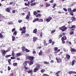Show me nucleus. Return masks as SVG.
Masks as SVG:
<instances>
[{"label": "nucleus", "mask_w": 76, "mask_h": 76, "mask_svg": "<svg viewBox=\"0 0 76 76\" xmlns=\"http://www.w3.org/2000/svg\"><path fill=\"white\" fill-rule=\"evenodd\" d=\"M34 56H27L26 57V58L28 59L31 60L29 62V65L31 66V64H33L34 62Z\"/></svg>", "instance_id": "nucleus-1"}, {"label": "nucleus", "mask_w": 76, "mask_h": 76, "mask_svg": "<svg viewBox=\"0 0 76 76\" xmlns=\"http://www.w3.org/2000/svg\"><path fill=\"white\" fill-rule=\"evenodd\" d=\"M40 66H41L39 64H37L36 67H35L34 69V72H37L38 70H39V69L40 68Z\"/></svg>", "instance_id": "nucleus-2"}, {"label": "nucleus", "mask_w": 76, "mask_h": 76, "mask_svg": "<svg viewBox=\"0 0 76 76\" xmlns=\"http://www.w3.org/2000/svg\"><path fill=\"white\" fill-rule=\"evenodd\" d=\"M59 29L60 30H61L62 32H64V31H66V30L67 29V28L65 26H63L60 27Z\"/></svg>", "instance_id": "nucleus-3"}, {"label": "nucleus", "mask_w": 76, "mask_h": 76, "mask_svg": "<svg viewBox=\"0 0 76 76\" xmlns=\"http://www.w3.org/2000/svg\"><path fill=\"white\" fill-rule=\"evenodd\" d=\"M2 52V57L5 56V54H6V53H7L9 51L8 50H1Z\"/></svg>", "instance_id": "nucleus-4"}, {"label": "nucleus", "mask_w": 76, "mask_h": 76, "mask_svg": "<svg viewBox=\"0 0 76 76\" xmlns=\"http://www.w3.org/2000/svg\"><path fill=\"white\" fill-rule=\"evenodd\" d=\"M29 16H31V14H30V12H28V14L27 15L26 17V19L28 20H29Z\"/></svg>", "instance_id": "nucleus-5"}, {"label": "nucleus", "mask_w": 76, "mask_h": 76, "mask_svg": "<svg viewBox=\"0 0 76 76\" xmlns=\"http://www.w3.org/2000/svg\"><path fill=\"white\" fill-rule=\"evenodd\" d=\"M56 60L57 62L58 63H60L61 62V59L60 58L58 59V58H56Z\"/></svg>", "instance_id": "nucleus-6"}, {"label": "nucleus", "mask_w": 76, "mask_h": 76, "mask_svg": "<svg viewBox=\"0 0 76 76\" xmlns=\"http://www.w3.org/2000/svg\"><path fill=\"white\" fill-rule=\"evenodd\" d=\"M70 51L71 52H76V49L75 48H73L72 47H70Z\"/></svg>", "instance_id": "nucleus-7"}, {"label": "nucleus", "mask_w": 76, "mask_h": 76, "mask_svg": "<svg viewBox=\"0 0 76 76\" xmlns=\"http://www.w3.org/2000/svg\"><path fill=\"white\" fill-rule=\"evenodd\" d=\"M51 19H52V18H51V17H49L46 19V21H47L48 22H50V20H51Z\"/></svg>", "instance_id": "nucleus-8"}, {"label": "nucleus", "mask_w": 76, "mask_h": 76, "mask_svg": "<svg viewBox=\"0 0 76 76\" xmlns=\"http://www.w3.org/2000/svg\"><path fill=\"white\" fill-rule=\"evenodd\" d=\"M22 55V53H18L16 55V57H19V56H20Z\"/></svg>", "instance_id": "nucleus-9"}, {"label": "nucleus", "mask_w": 76, "mask_h": 76, "mask_svg": "<svg viewBox=\"0 0 76 76\" xmlns=\"http://www.w3.org/2000/svg\"><path fill=\"white\" fill-rule=\"evenodd\" d=\"M11 9V7H8L6 9L7 12H10V9Z\"/></svg>", "instance_id": "nucleus-10"}, {"label": "nucleus", "mask_w": 76, "mask_h": 76, "mask_svg": "<svg viewBox=\"0 0 76 76\" xmlns=\"http://www.w3.org/2000/svg\"><path fill=\"white\" fill-rule=\"evenodd\" d=\"M67 39V37L66 36H64L61 39L62 41L63 40H65V39Z\"/></svg>", "instance_id": "nucleus-11"}, {"label": "nucleus", "mask_w": 76, "mask_h": 76, "mask_svg": "<svg viewBox=\"0 0 76 76\" xmlns=\"http://www.w3.org/2000/svg\"><path fill=\"white\" fill-rule=\"evenodd\" d=\"M33 42H35L37 41L38 38H37V37H34L33 38Z\"/></svg>", "instance_id": "nucleus-12"}, {"label": "nucleus", "mask_w": 76, "mask_h": 76, "mask_svg": "<svg viewBox=\"0 0 76 76\" xmlns=\"http://www.w3.org/2000/svg\"><path fill=\"white\" fill-rule=\"evenodd\" d=\"M73 73H75V71H69L68 72V74L70 75V74H72Z\"/></svg>", "instance_id": "nucleus-13"}, {"label": "nucleus", "mask_w": 76, "mask_h": 76, "mask_svg": "<svg viewBox=\"0 0 76 76\" xmlns=\"http://www.w3.org/2000/svg\"><path fill=\"white\" fill-rule=\"evenodd\" d=\"M28 73H31V75L32 74V70L28 71Z\"/></svg>", "instance_id": "nucleus-14"}, {"label": "nucleus", "mask_w": 76, "mask_h": 76, "mask_svg": "<svg viewBox=\"0 0 76 76\" xmlns=\"http://www.w3.org/2000/svg\"><path fill=\"white\" fill-rule=\"evenodd\" d=\"M66 57L67 59H70V56L69 55H67L66 56Z\"/></svg>", "instance_id": "nucleus-15"}, {"label": "nucleus", "mask_w": 76, "mask_h": 76, "mask_svg": "<svg viewBox=\"0 0 76 76\" xmlns=\"http://www.w3.org/2000/svg\"><path fill=\"white\" fill-rule=\"evenodd\" d=\"M37 28H36L34 30L33 32L34 34H36L37 33Z\"/></svg>", "instance_id": "nucleus-16"}, {"label": "nucleus", "mask_w": 76, "mask_h": 76, "mask_svg": "<svg viewBox=\"0 0 76 76\" xmlns=\"http://www.w3.org/2000/svg\"><path fill=\"white\" fill-rule=\"evenodd\" d=\"M42 52L41 50H40V52H39V56H42Z\"/></svg>", "instance_id": "nucleus-17"}, {"label": "nucleus", "mask_w": 76, "mask_h": 76, "mask_svg": "<svg viewBox=\"0 0 76 76\" xmlns=\"http://www.w3.org/2000/svg\"><path fill=\"white\" fill-rule=\"evenodd\" d=\"M75 60H74L72 61V65L73 66L75 64Z\"/></svg>", "instance_id": "nucleus-18"}, {"label": "nucleus", "mask_w": 76, "mask_h": 76, "mask_svg": "<svg viewBox=\"0 0 76 76\" xmlns=\"http://www.w3.org/2000/svg\"><path fill=\"white\" fill-rule=\"evenodd\" d=\"M17 34V31H14V32L13 33V35H16Z\"/></svg>", "instance_id": "nucleus-19"}, {"label": "nucleus", "mask_w": 76, "mask_h": 76, "mask_svg": "<svg viewBox=\"0 0 76 76\" xmlns=\"http://www.w3.org/2000/svg\"><path fill=\"white\" fill-rule=\"evenodd\" d=\"M39 20V18H36L35 20L33 21V22H35L36 21H38V20Z\"/></svg>", "instance_id": "nucleus-20"}, {"label": "nucleus", "mask_w": 76, "mask_h": 76, "mask_svg": "<svg viewBox=\"0 0 76 76\" xmlns=\"http://www.w3.org/2000/svg\"><path fill=\"white\" fill-rule=\"evenodd\" d=\"M45 4H46V7H48V6H50V4H48L47 3H46Z\"/></svg>", "instance_id": "nucleus-21"}, {"label": "nucleus", "mask_w": 76, "mask_h": 76, "mask_svg": "<svg viewBox=\"0 0 76 76\" xmlns=\"http://www.w3.org/2000/svg\"><path fill=\"white\" fill-rule=\"evenodd\" d=\"M12 41H14L15 39V37L14 36H12Z\"/></svg>", "instance_id": "nucleus-22"}, {"label": "nucleus", "mask_w": 76, "mask_h": 76, "mask_svg": "<svg viewBox=\"0 0 76 76\" xmlns=\"http://www.w3.org/2000/svg\"><path fill=\"white\" fill-rule=\"evenodd\" d=\"M0 38H1V39H3V36L2 34L1 33L0 34Z\"/></svg>", "instance_id": "nucleus-23"}, {"label": "nucleus", "mask_w": 76, "mask_h": 76, "mask_svg": "<svg viewBox=\"0 0 76 76\" xmlns=\"http://www.w3.org/2000/svg\"><path fill=\"white\" fill-rule=\"evenodd\" d=\"M13 66H18V63H14L13 64Z\"/></svg>", "instance_id": "nucleus-24"}, {"label": "nucleus", "mask_w": 76, "mask_h": 76, "mask_svg": "<svg viewBox=\"0 0 76 76\" xmlns=\"http://www.w3.org/2000/svg\"><path fill=\"white\" fill-rule=\"evenodd\" d=\"M41 16V14H38L37 15H36V18H38V17H40Z\"/></svg>", "instance_id": "nucleus-25"}, {"label": "nucleus", "mask_w": 76, "mask_h": 76, "mask_svg": "<svg viewBox=\"0 0 76 76\" xmlns=\"http://www.w3.org/2000/svg\"><path fill=\"white\" fill-rule=\"evenodd\" d=\"M69 13L70 15H71L72 16H73V15H74V14H73V12H69Z\"/></svg>", "instance_id": "nucleus-26"}, {"label": "nucleus", "mask_w": 76, "mask_h": 76, "mask_svg": "<svg viewBox=\"0 0 76 76\" xmlns=\"http://www.w3.org/2000/svg\"><path fill=\"white\" fill-rule=\"evenodd\" d=\"M43 19H40L39 20L38 22H43Z\"/></svg>", "instance_id": "nucleus-27"}, {"label": "nucleus", "mask_w": 76, "mask_h": 76, "mask_svg": "<svg viewBox=\"0 0 76 76\" xmlns=\"http://www.w3.org/2000/svg\"><path fill=\"white\" fill-rule=\"evenodd\" d=\"M36 4V3L35 2H34V3L31 4V6H35Z\"/></svg>", "instance_id": "nucleus-28"}, {"label": "nucleus", "mask_w": 76, "mask_h": 76, "mask_svg": "<svg viewBox=\"0 0 76 76\" xmlns=\"http://www.w3.org/2000/svg\"><path fill=\"white\" fill-rule=\"evenodd\" d=\"M22 48V51H25V47H23Z\"/></svg>", "instance_id": "nucleus-29"}, {"label": "nucleus", "mask_w": 76, "mask_h": 76, "mask_svg": "<svg viewBox=\"0 0 76 76\" xmlns=\"http://www.w3.org/2000/svg\"><path fill=\"white\" fill-rule=\"evenodd\" d=\"M25 51H26V52H27V53H28V52H30V51H29V50H28L27 49H25Z\"/></svg>", "instance_id": "nucleus-30"}, {"label": "nucleus", "mask_w": 76, "mask_h": 76, "mask_svg": "<svg viewBox=\"0 0 76 76\" xmlns=\"http://www.w3.org/2000/svg\"><path fill=\"white\" fill-rule=\"evenodd\" d=\"M54 49L55 51H56L58 50V48L56 47H55L54 48Z\"/></svg>", "instance_id": "nucleus-31"}, {"label": "nucleus", "mask_w": 76, "mask_h": 76, "mask_svg": "<svg viewBox=\"0 0 76 76\" xmlns=\"http://www.w3.org/2000/svg\"><path fill=\"white\" fill-rule=\"evenodd\" d=\"M33 14L34 15H37V12L36 11H35L34 12Z\"/></svg>", "instance_id": "nucleus-32"}, {"label": "nucleus", "mask_w": 76, "mask_h": 76, "mask_svg": "<svg viewBox=\"0 0 76 76\" xmlns=\"http://www.w3.org/2000/svg\"><path fill=\"white\" fill-rule=\"evenodd\" d=\"M75 25H73L72 26V27H69V29H72V28H75Z\"/></svg>", "instance_id": "nucleus-33"}, {"label": "nucleus", "mask_w": 76, "mask_h": 76, "mask_svg": "<svg viewBox=\"0 0 76 76\" xmlns=\"http://www.w3.org/2000/svg\"><path fill=\"white\" fill-rule=\"evenodd\" d=\"M71 20H73V21H74V20H75V18L74 17H72L71 18Z\"/></svg>", "instance_id": "nucleus-34"}, {"label": "nucleus", "mask_w": 76, "mask_h": 76, "mask_svg": "<svg viewBox=\"0 0 76 76\" xmlns=\"http://www.w3.org/2000/svg\"><path fill=\"white\" fill-rule=\"evenodd\" d=\"M11 56V55H8L5 56L6 58H8V57H10Z\"/></svg>", "instance_id": "nucleus-35"}, {"label": "nucleus", "mask_w": 76, "mask_h": 76, "mask_svg": "<svg viewBox=\"0 0 76 76\" xmlns=\"http://www.w3.org/2000/svg\"><path fill=\"white\" fill-rule=\"evenodd\" d=\"M26 32V31L25 30H23L21 32V34H24V33H25Z\"/></svg>", "instance_id": "nucleus-36"}, {"label": "nucleus", "mask_w": 76, "mask_h": 76, "mask_svg": "<svg viewBox=\"0 0 76 76\" xmlns=\"http://www.w3.org/2000/svg\"><path fill=\"white\" fill-rule=\"evenodd\" d=\"M68 11H69V12H72V9H71V8H68Z\"/></svg>", "instance_id": "nucleus-37"}, {"label": "nucleus", "mask_w": 76, "mask_h": 76, "mask_svg": "<svg viewBox=\"0 0 76 76\" xmlns=\"http://www.w3.org/2000/svg\"><path fill=\"white\" fill-rule=\"evenodd\" d=\"M74 34V32L73 31H71L70 32V34H71V35H72V34Z\"/></svg>", "instance_id": "nucleus-38"}, {"label": "nucleus", "mask_w": 76, "mask_h": 76, "mask_svg": "<svg viewBox=\"0 0 76 76\" xmlns=\"http://www.w3.org/2000/svg\"><path fill=\"white\" fill-rule=\"evenodd\" d=\"M76 11V9H74L73 10H72V12H75Z\"/></svg>", "instance_id": "nucleus-39"}, {"label": "nucleus", "mask_w": 76, "mask_h": 76, "mask_svg": "<svg viewBox=\"0 0 76 76\" xmlns=\"http://www.w3.org/2000/svg\"><path fill=\"white\" fill-rule=\"evenodd\" d=\"M12 56H15V53H14V52L13 51H12Z\"/></svg>", "instance_id": "nucleus-40"}, {"label": "nucleus", "mask_w": 76, "mask_h": 76, "mask_svg": "<svg viewBox=\"0 0 76 76\" xmlns=\"http://www.w3.org/2000/svg\"><path fill=\"white\" fill-rule=\"evenodd\" d=\"M41 72H42V73H43V72H45V70H44V69H42L41 70Z\"/></svg>", "instance_id": "nucleus-41"}, {"label": "nucleus", "mask_w": 76, "mask_h": 76, "mask_svg": "<svg viewBox=\"0 0 76 76\" xmlns=\"http://www.w3.org/2000/svg\"><path fill=\"white\" fill-rule=\"evenodd\" d=\"M18 22L19 23H21L22 22V20H18Z\"/></svg>", "instance_id": "nucleus-42"}, {"label": "nucleus", "mask_w": 76, "mask_h": 76, "mask_svg": "<svg viewBox=\"0 0 76 76\" xmlns=\"http://www.w3.org/2000/svg\"><path fill=\"white\" fill-rule=\"evenodd\" d=\"M49 43H50V44H51V42H52V40H51V39L49 40Z\"/></svg>", "instance_id": "nucleus-43"}, {"label": "nucleus", "mask_w": 76, "mask_h": 76, "mask_svg": "<svg viewBox=\"0 0 76 76\" xmlns=\"http://www.w3.org/2000/svg\"><path fill=\"white\" fill-rule=\"evenodd\" d=\"M15 28H14L12 29V32H14V31H15Z\"/></svg>", "instance_id": "nucleus-44"}, {"label": "nucleus", "mask_w": 76, "mask_h": 76, "mask_svg": "<svg viewBox=\"0 0 76 76\" xmlns=\"http://www.w3.org/2000/svg\"><path fill=\"white\" fill-rule=\"evenodd\" d=\"M44 64H49V62L45 61V62H44Z\"/></svg>", "instance_id": "nucleus-45"}, {"label": "nucleus", "mask_w": 76, "mask_h": 76, "mask_svg": "<svg viewBox=\"0 0 76 76\" xmlns=\"http://www.w3.org/2000/svg\"><path fill=\"white\" fill-rule=\"evenodd\" d=\"M24 66H26L27 65V64H26V63L25 62L23 64Z\"/></svg>", "instance_id": "nucleus-46"}, {"label": "nucleus", "mask_w": 76, "mask_h": 76, "mask_svg": "<svg viewBox=\"0 0 76 76\" xmlns=\"http://www.w3.org/2000/svg\"><path fill=\"white\" fill-rule=\"evenodd\" d=\"M40 37H42V32H41L40 33Z\"/></svg>", "instance_id": "nucleus-47"}, {"label": "nucleus", "mask_w": 76, "mask_h": 76, "mask_svg": "<svg viewBox=\"0 0 76 76\" xmlns=\"http://www.w3.org/2000/svg\"><path fill=\"white\" fill-rule=\"evenodd\" d=\"M60 73V71H58L56 73V75H57V74H58V73Z\"/></svg>", "instance_id": "nucleus-48"}, {"label": "nucleus", "mask_w": 76, "mask_h": 76, "mask_svg": "<svg viewBox=\"0 0 76 76\" xmlns=\"http://www.w3.org/2000/svg\"><path fill=\"white\" fill-rule=\"evenodd\" d=\"M56 32V30H52L51 31V33H54V32Z\"/></svg>", "instance_id": "nucleus-49"}, {"label": "nucleus", "mask_w": 76, "mask_h": 76, "mask_svg": "<svg viewBox=\"0 0 76 76\" xmlns=\"http://www.w3.org/2000/svg\"><path fill=\"white\" fill-rule=\"evenodd\" d=\"M56 5V4H54L53 7V8H55V6Z\"/></svg>", "instance_id": "nucleus-50"}, {"label": "nucleus", "mask_w": 76, "mask_h": 76, "mask_svg": "<svg viewBox=\"0 0 76 76\" xmlns=\"http://www.w3.org/2000/svg\"><path fill=\"white\" fill-rule=\"evenodd\" d=\"M63 9L64 10V11H65V12H67V9H66V8H63Z\"/></svg>", "instance_id": "nucleus-51"}, {"label": "nucleus", "mask_w": 76, "mask_h": 76, "mask_svg": "<svg viewBox=\"0 0 76 76\" xmlns=\"http://www.w3.org/2000/svg\"><path fill=\"white\" fill-rule=\"evenodd\" d=\"M23 30H24V31H25V29H26V27H24L23 28Z\"/></svg>", "instance_id": "nucleus-52"}, {"label": "nucleus", "mask_w": 76, "mask_h": 76, "mask_svg": "<svg viewBox=\"0 0 76 76\" xmlns=\"http://www.w3.org/2000/svg\"><path fill=\"white\" fill-rule=\"evenodd\" d=\"M43 76H48V75L45 74L43 75Z\"/></svg>", "instance_id": "nucleus-53"}, {"label": "nucleus", "mask_w": 76, "mask_h": 76, "mask_svg": "<svg viewBox=\"0 0 76 76\" xmlns=\"http://www.w3.org/2000/svg\"><path fill=\"white\" fill-rule=\"evenodd\" d=\"M24 70H27V69H28V67H26V66H24Z\"/></svg>", "instance_id": "nucleus-54"}, {"label": "nucleus", "mask_w": 76, "mask_h": 76, "mask_svg": "<svg viewBox=\"0 0 76 76\" xmlns=\"http://www.w3.org/2000/svg\"><path fill=\"white\" fill-rule=\"evenodd\" d=\"M10 69H11L10 67V66H8V70H10Z\"/></svg>", "instance_id": "nucleus-55"}, {"label": "nucleus", "mask_w": 76, "mask_h": 76, "mask_svg": "<svg viewBox=\"0 0 76 76\" xmlns=\"http://www.w3.org/2000/svg\"><path fill=\"white\" fill-rule=\"evenodd\" d=\"M10 61H11V59H9L8 60V62L9 63H10Z\"/></svg>", "instance_id": "nucleus-56"}, {"label": "nucleus", "mask_w": 76, "mask_h": 76, "mask_svg": "<svg viewBox=\"0 0 76 76\" xmlns=\"http://www.w3.org/2000/svg\"><path fill=\"white\" fill-rule=\"evenodd\" d=\"M44 45H45V44L46 43V40H44Z\"/></svg>", "instance_id": "nucleus-57"}, {"label": "nucleus", "mask_w": 76, "mask_h": 76, "mask_svg": "<svg viewBox=\"0 0 76 76\" xmlns=\"http://www.w3.org/2000/svg\"><path fill=\"white\" fill-rule=\"evenodd\" d=\"M7 23L8 25H11V24H13V23Z\"/></svg>", "instance_id": "nucleus-58"}, {"label": "nucleus", "mask_w": 76, "mask_h": 76, "mask_svg": "<svg viewBox=\"0 0 76 76\" xmlns=\"http://www.w3.org/2000/svg\"><path fill=\"white\" fill-rule=\"evenodd\" d=\"M26 36L27 37H28V36H29V34H26Z\"/></svg>", "instance_id": "nucleus-59"}, {"label": "nucleus", "mask_w": 76, "mask_h": 76, "mask_svg": "<svg viewBox=\"0 0 76 76\" xmlns=\"http://www.w3.org/2000/svg\"><path fill=\"white\" fill-rule=\"evenodd\" d=\"M33 54H36V52H35V51H33Z\"/></svg>", "instance_id": "nucleus-60"}, {"label": "nucleus", "mask_w": 76, "mask_h": 76, "mask_svg": "<svg viewBox=\"0 0 76 76\" xmlns=\"http://www.w3.org/2000/svg\"><path fill=\"white\" fill-rule=\"evenodd\" d=\"M63 35H60L59 36V38H61V37H62Z\"/></svg>", "instance_id": "nucleus-61"}, {"label": "nucleus", "mask_w": 76, "mask_h": 76, "mask_svg": "<svg viewBox=\"0 0 76 76\" xmlns=\"http://www.w3.org/2000/svg\"><path fill=\"white\" fill-rule=\"evenodd\" d=\"M62 43L63 44H64V43H65V42H64V40H62Z\"/></svg>", "instance_id": "nucleus-62"}, {"label": "nucleus", "mask_w": 76, "mask_h": 76, "mask_svg": "<svg viewBox=\"0 0 76 76\" xmlns=\"http://www.w3.org/2000/svg\"><path fill=\"white\" fill-rule=\"evenodd\" d=\"M24 4H25V6H28V4H27L26 3H25Z\"/></svg>", "instance_id": "nucleus-63"}, {"label": "nucleus", "mask_w": 76, "mask_h": 76, "mask_svg": "<svg viewBox=\"0 0 76 76\" xmlns=\"http://www.w3.org/2000/svg\"><path fill=\"white\" fill-rule=\"evenodd\" d=\"M55 43L54 42H52V45H54V43Z\"/></svg>", "instance_id": "nucleus-64"}]
</instances>
